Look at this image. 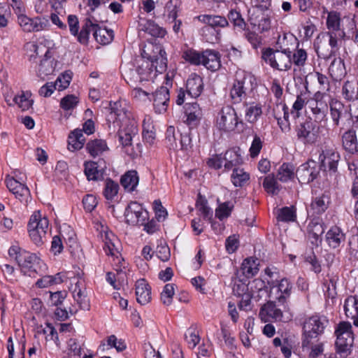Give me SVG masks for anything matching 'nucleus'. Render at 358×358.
<instances>
[{"label": "nucleus", "mask_w": 358, "mask_h": 358, "mask_svg": "<svg viewBox=\"0 0 358 358\" xmlns=\"http://www.w3.org/2000/svg\"><path fill=\"white\" fill-rule=\"evenodd\" d=\"M262 114V106L259 103H252L245 110V118L250 123L257 122Z\"/></svg>", "instance_id": "nucleus-52"}, {"label": "nucleus", "mask_w": 358, "mask_h": 358, "mask_svg": "<svg viewBox=\"0 0 358 358\" xmlns=\"http://www.w3.org/2000/svg\"><path fill=\"white\" fill-rule=\"evenodd\" d=\"M216 124L220 130L231 131L243 130L244 124L242 120H238L235 109L231 106H226L218 113Z\"/></svg>", "instance_id": "nucleus-7"}, {"label": "nucleus", "mask_w": 358, "mask_h": 358, "mask_svg": "<svg viewBox=\"0 0 358 358\" xmlns=\"http://www.w3.org/2000/svg\"><path fill=\"white\" fill-rule=\"evenodd\" d=\"M294 176V167L292 165L284 163L280 166L277 174V179L285 182L292 179Z\"/></svg>", "instance_id": "nucleus-53"}, {"label": "nucleus", "mask_w": 358, "mask_h": 358, "mask_svg": "<svg viewBox=\"0 0 358 358\" xmlns=\"http://www.w3.org/2000/svg\"><path fill=\"white\" fill-rule=\"evenodd\" d=\"M139 182L137 171L134 170L127 171L120 179L122 186L128 192H133L136 189Z\"/></svg>", "instance_id": "nucleus-35"}, {"label": "nucleus", "mask_w": 358, "mask_h": 358, "mask_svg": "<svg viewBox=\"0 0 358 358\" xmlns=\"http://www.w3.org/2000/svg\"><path fill=\"white\" fill-rule=\"evenodd\" d=\"M250 179V175L243 169L234 168L231 174V182L236 187H242Z\"/></svg>", "instance_id": "nucleus-51"}, {"label": "nucleus", "mask_w": 358, "mask_h": 358, "mask_svg": "<svg viewBox=\"0 0 358 358\" xmlns=\"http://www.w3.org/2000/svg\"><path fill=\"white\" fill-rule=\"evenodd\" d=\"M314 45L318 57L328 59L335 54L338 41L328 34H320L317 37Z\"/></svg>", "instance_id": "nucleus-11"}, {"label": "nucleus", "mask_w": 358, "mask_h": 358, "mask_svg": "<svg viewBox=\"0 0 358 358\" xmlns=\"http://www.w3.org/2000/svg\"><path fill=\"white\" fill-rule=\"evenodd\" d=\"M224 169L226 171H229L230 169H233L236 168V166H238L243 163V159L237 152L234 150H228L226 152L224 155Z\"/></svg>", "instance_id": "nucleus-47"}, {"label": "nucleus", "mask_w": 358, "mask_h": 358, "mask_svg": "<svg viewBox=\"0 0 358 358\" xmlns=\"http://www.w3.org/2000/svg\"><path fill=\"white\" fill-rule=\"evenodd\" d=\"M250 292L252 295L257 294V297L262 298L266 296H271L268 294L267 287L266 286L265 282L259 278H256L252 282H249Z\"/></svg>", "instance_id": "nucleus-41"}, {"label": "nucleus", "mask_w": 358, "mask_h": 358, "mask_svg": "<svg viewBox=\"0 0 358 358\" xmlns=\"http://www.w3.org/2000/svg\"><path fill=\"white\" fill-rule=\"evenodd\" d=\"M124 217L127 224L139 225L148 219V213L138 203L131 202L125 209Z\"/></svg>", "instance_id": "nucleus-16"}, {"label": "nucleus", "mask_w": 358, "mask_h": 358, "mask_svg": "<svg viewBox=\"0 0 358 358\" xmlns=\"http://www.w3.org/2000/svg\"><path fill=\"white\" fill-rule=\"evenodd\" d=\"M16 178H17L16 171L14 172L13 176L7 175L5 178L6 185L16 199L21 202L27 203L30 198V191L21 178H19L20 180Z\"/></svg>", "instance_id": "nucleus-13"}, {"label": "nucleus", "mask_w": 358, "mask_h": 358, "mask_svg": "<svg viewBox=\"0 0 358 358\" xmlns=\"http://www.w3.org/2000/svg\"><path fill=\"white\" fill-rule=\"evenodd\" d=\"M138 134V127L134 121L127 120L118 131L119 141L124 147L131 145L133 138Z\"/></svg>", "instance_id": "nucleus-21"}, {"label": "nucleus", "mask_w": 358, "mask_h": 358, "mask_svg": "<svg viewBox=\"0 0 358 358\" xmlns=\"http://www.w3.org/2000/svg\"><path fill=\"white\" fill-rule=\"evenodd\" d=\"M234 282L233 293L238 296H244L246 294H250L249 282L248 279L242 278L240 271H236L235 276L232 278Z\"/></svg>", "instance_id": "nucleus-29"}, {"label": "nucleus", "mask_w": 358, "mask_h": 358, "mask_svg": "<svg viewBox=\"0 0 358 358\" xmlns=\"http://www.w3.org/2000/svg\"><path fill=\"white\" fill-rule=\"evenodd\" d=\"M13 101L22 110H29L32 104L33 100L31 99V93L29 92H22L20 94L15 96Z\"/></svg>", "instance_id": "nucleus-50"}, {"label": "nucleus", "mask_w": 358, "mask_h": 358, "mask_svg": "<svg viewBox=\"0 0 358 358\" xmlns=\"http://www.w3.org/2000/svg\"><path fill=\"white\" fill-rule=\"evenodd\" d=\"M336 335V354L340 358H346L350 353L353 344L354 337L352 331V325L348 322H341L335 331Z\"/></svg>", "instance_id": "nucleus-5"}, {"label": "nucleus", "mask_w": 358, "mask_h": 358, "mask_svg": "<svg viewBox=\"0 0 358 358\" xmlns=\"http://www.w3.org/2000/svg\"><path fill=\"white\" fill-rule=\"evenodd\" d=\"M344 241L345 234L343 233L342 230L336 226L332 227L326 234V241L331 248L336 249L338 248Z\"/></svg>", "instance_id": "nucleus-30"}, {"label": "nucleus", "mask_w": 358, "mask_h": 358, "mask_svg": "<svg viewBox=\"0 0 358 358\" xmlns=\"http://www.w3.org/2000/svg\"><path fill=\"white\" fill-rule=\"evenodd\" d=\"M319 172L315 167H311L309 163L300 166L296 171V177L301 183H309L313 181Z\"/></svg>", "instance_id": "nucleus-24"}, {"label": "nucleus", "mask_w": 358, "mask_h": 358, "mask_svg": "<svg viewBox=\"0 0 358 358\" xmlns=\"http://www.w3.org/2000/svg\"><path fill=\"white\" fill-rule=\"evenodd\" d=\"M330 115L334 124L339 126L341 120H350L352 115L349 106H345L338 100H331L329 103Z\"/></svg>", "instance_id": "nucleus-17"}, {"label": "nucleus", "mask_w": 358, "mask_h": 358, "mask_svg": "<svg viewBox=\"0 0 358 358\" xmlns=\"http://www.w3.org/2000/svg\"><path fill=\"white\" fill-rule=\"evenodd\" d=\"M152 65V69L157 74L162 73L166 71L167 67V59L166 55H159V57L149 62Z\"/></svg>", "instance_id": "nucleus-59"}, {"label": "nucleus", "mask_w": 358, "mask_h": 358, "mask_svg": "<svg viewBox=\"0 0 358 358\" xmlns=\"http://www.w3.org/2000/svg\"><path fill=\"white\" fill-rule=\"evenodd\" d=\"M115 241H117V238L112 232L106 231L105 233L103 249L106 255L117 257L119 251L115 245Z\"/></svg>", "instance_id": "nucleus-45"}, {"label": "nucleus", "mask_w": 358, "mask_h": 358, "mask_svg": "<svg viewBox=\"0 0 358 358\" xmlns=\"http://www.w3.org/2000/svg\"><path fill=\"white\" fill-rule=\"evenodd\" d=\"M341 93L343 97L348 101L358 100V81L355 79L345 81Z\"/></svg>", "instance_id": "nucleus-31"}, {"label": "nucleus", "mask_w": 358, "mask_h": 358, "mask_svg": "<svg viewBox=\"0 0 358 358\" xmlns=\"http://www.w3.org/2000/svg\"><path fill=\"white\" fill-rule=\"evenodd\" d=\"M318 338L311 339L310 340L309 345H305L303 343V338H302L301 347L303 351H308V356L310 358H317L324 351L322 343L318 342Z\"/></svg>", "instance_id": "nucleus-40"}, {"label": "nucleus", "mask_w": 358, "mask_h": 358, "mask_svg": "<svg viewBox=\"0 0 358 358\" xmlns=\"http://www.w3.org/2000/svg\"><path fill=\"white\" fill-rule=\"evenodd\" d=\"M330 202V197L327 194H322L319 196H316L310 204V208L317 214L324 213L328 208Z\"/></svg>", "instance_id": "nucleus-44"}, {"label": "nucleus", "mask_w": 358, "mask_h": 358, "mask_svg": "<svg viewBox=\"0 0 358 358\" xmlns=\"http://www.w3.org/2000/svg\"><path fill=\"white\" fill-rule=\"evenodd\" d=\"M141 55L143 57L141 59L146 58V61L150 62L159 57V55H166V52L160 44L149 43L144 46Z\"/></svg>", "instance_id": "nucleus-36"}, {"label": "nucleus", "mask_w": 358, "mask_h": 358, "mask_svg": "<svg viewBox=\"0 0 358 358\" xmlns=\"http://www.w3.org/2000/svg\"><path fill=\"white\" fill-rule=\"evenodd\" d=\"M69 289L79 308L88 310L90 305L85 280L78 277L73 278Z\"/></svg>", "instance_id": "nucleus-12"}, {"label": "nucleus", "mask_w": 358, "mask_h": 358, "mask_svg": "<svg viewBox=\"0 0 358 358\" xmlns=\"http://www.w3.org/2000/svg\"><path fill=\"white\" fill-rule=\"evenodd\" d=\"M185 115L186 123L190 128H193L199 124L202 117V111L197 103H189L185 105Z\"/></svg>", "instance_id": "nucleus-22"}, {"label": "nucleus", "mask_w": 358, "mask_h": 358, "mask_svg": "<svg viewBox=\"0 0 358 358\" xmlns=\"http://www.w3.org/2000/svg\"><path fill=\"white\" fill-rule=\"evenodd\" d=\"M328 320L324 316L317 315L308 317L303 322V343L309 345L310 340L317 338L324 333L328 324Z\"/></svg>", "instance_id": "nucleus-6"}, {"label": "nucleus", "mask_w": 358, "mask_h": 358, "mask_svg": "<svg viewBox=\"0 0 358 358\" xmlns=\"http://www.w3.org/2000/svg\"><path fill=\"white\" fill-rule=\"evenodd\" d=\"M308 231L310 238H313L311 242L315 245H318L322 242V235L324 232L323 223L317 220H312L308 225Z\"/></svg>", "instance_id": "nucleus-32"}, {"label": "nucleus", "mask_w": 358, "mask_h": 358, "mask_svg": "<svg viewBox=\"0 0 358 358\" xmlns=\"http://www.w3.org/2000/svg\"><path fill=\"white\" fill-rule=\"evenodd\" d=\"M48 225V220L42 217L40 212H35L31 216L28 223V231L31 239L36 245L43 244V238L45 236Z\"/></svg>", "instance_id": "nucleus-8"}, {"label": "nucleus", "mask_w": 358, "mask_h": 358, "mask_svg": "<svg viewBox=\"0 0 358 358\" xmlns=\"http://www.w3.org/2000/svg\"><path fill=\"white\" fill-rule=\"evenodd\" d=\"M270 287V295L274 292H277L275 299L280 302H284L285 299L289 297L292 292V285L287 278H282L276 285L272 282H268Z\"/></svg>", "instance_id": "nucleus-19"}, {"label": "nucleus", "mask_w": 358, "mask_h": 358, "mask_svg": "<svg viewBox=\"0 0 358 358\" xmlns=\"http://www.w3.org/2000/svg\"><path fill=\"white\" fill-rule=\"evenodd\" d=\"M327 25L328 31L324 34H329L337 41L338 38H343L345 36V32L341 28V24H327Z\"/></svg>", "instance_id": "nucleus-61"}, {"label": "nucleus", "mask_w": 358, "mask_h": 358, "mask_svg": "<svg viewBox=\"0 0 358 358\" xmlns=\"http://www.w3.org/2000/svg\"><path fill=\"white\" fill-rule=\"evenodd\" d=\"M257 86L256 78L252 73L243 70L237 71L229 92L232 103H241L252 93Z\"/></svg>", "instance_id": "nucleus-3"}, {"label": "nucleus", "mask_w": 358, "mask_h": 358, "mask_svg": "<svg viewBox=\"0 0 358 358\" xmlns=\"http://www.w3.org/2000/svg\"><path fill=\"white\" fill-rule=\"evenodd\" d=\"M206 69L212 71L218 70L221 66L220 56L218 52L206 50L203 52L202 63Z\"/></svg>", "instance_id": "nucleus-25"}, {"label": "nucleus", "mask_w": 358, "mask_h": 358, "mask_svg": "<svg viewBox=\"0 0 358 358\" xmlns=\"http://www.w3.org/2000/svg\"><path fill=\"white\" fill-rule=\"evenodd\" d=\"M16 261L22 271L24 274L31 276L34 273H36L41 259L36 254L22 250V252H19V255H17Z\"/></svg>", "instance_id": "nucleus-15"}, {"label": "nucleus", "mask_w": 358, "mask_h": 358, "mask_svg": "<svg viewBox=\"0 0 358 358\" xmlns=\"http://www.w3.org/2000/svg\"><path fill=\"white\" fill-rule=\"evenodd\" d=\"M263 187L268 193L272 194H277L280 190L279 185L273 175H268L265 177Z\"/></svg>", "instance_id": "nucleus-57"}, {"label": "nucleus", "mask_w": 358, "mask_h": 358, "mask_svg": "<svg viewBox=\"0 0 358 358\" xmlns=\"http://www.w3.org/2000/svg\"><path fill=\"white\" fill-rule=\"evenodd\" d=\"M98 24H85L78 35V41L82 44L87 43L89 36L92 28L93 29Z\"/></svg>", "instance_id": "nucleus-62"}, {"label": "nucleus", "mask_w": 358, "mask_h": 358, "mask_svg": "<svg viewBox=\"0 0 358 358\" xmlns=\"http://www.w3.org/2000/svg\"><path fill=\"white\" fill-rule=\"evenodd\" d=\"M340 155L333 148H327L322 151L319 156L320 166L324 171H331L335 172L337 169Z\"/></svg>", "instance_id": "nucleus-18"}, {"label": "nucleus", "mask_w": 358, "mask_h": 358, "mask_svg": "<svg viewBox=\"0 0 358 358\" xmlns=\"http://www.w3.org/2000/svg\"><path fill=\"white\" fill-rule=\"evenodd\" d=\"M119 190V185L110 178H107L105 181V187L103 195L108 200H112L117 196Z\"/></svg>", "instance_id": "nucleus-56"}, {"label": "nucleus", "mask_w": 358, "mask_h": 358, "mask_svg": "<svg viewBox=\"0 0 358 358\" xmlns=\"http://www.w3.org/2000/svg\"><path fill=\"white\" fill-rule=\"evenodd\" d=\"M259 268L257 259H254L250 257L243 260L240 269L237 271H240V274L242 275V278L248 280L250 278H252L257 274Z\"/></svg>", "instance_id": "nucleus-33"}, {"label": "nucleus", "mask_w": 358, "mask_h": 358, "mask_svg": "<svg viewBox=\"0 0 358 358\" xmlns=\"http://www.w3.org/2000/svg\"><path fill=\"white\" fill-rule=\"evenodd\" d=\"M330 76L335 80H341L346 75V69L343 60L335 58L329 68Z\"/></svg>", "instance_id": "nucleus-37"}, {"label": "nucleus", "mask_w": 358, "mask_h": 358, "mask_svg": "<svg viewBox=\"0 0 358 358\" xmlns=\"http://www.w3.org/2000/svg\"><path fill=\"white\" fill-rule=\"evenodd\" d=\"M136 295L137 301L145 305L151 300V289L144 279H141L136 282Z\"/></svg>", "instance_id": "nucleus-26"}, {"label": "nucleus", "mask_w": 358, "mask_h": 358, "mask_svg": "<svg viewBox=\"0 0 358 358\" xmlns=\"http://www.w3.org/2000/svg\"><path fill=\"white\" fill-rule=\"evenodd\" d=\"M196 208L201 213V215L204 219L210 220L213 216V211L208 206V202L206 199H200L196 202Z\"/></svg>", "instance_id": "nucleus-63"}, {"label": "nucleus", "mask_w": 358, "mask_h": 358, "mask_svg": "<svg viewBox=\"0 0 358 358\" xmlns=\"http://www.w3.org/2000/svg\"><path fill=\"white\" fill-rule=\"evenodd\" d=\"M322 127L312 120H306L296 127V136L303 144H314L320 138Z\"/></svg>", "instance_id": "nucleus-9"}, {"label": "nucleus", "mask_w": 358, "mask_h": 358, "mask_svg": "<svg viewBox=\"0 0 358 358\" xmlns=\"http://www.w3.org/2000/svg\"><path fill=\"white\" fill-rule=\"evenodd\" d=\"M108 149V148L106 141L102 139L90 141L86 145V150L93 157L101 155Z\"/></svg>", "instance_id": "nucleus-39"}, {"label": "nucleus", "mask_w": 358, "mask_h": 358, "mask_svg": "<svg viewBox=\"0 0 358 358\" xmlns=\"http://www.w3.org/2000/svg\"><path fill=\"white\" fill-rule=\"evenodd\" d=\"M289 43L298 44V40L292 34H285L282 38H279L278 41L281 50L274 51L271 49H267L263 52L262 58L273 69L279 71L290 69L292 67L291 54H292V51Z\"/></svg>", "instance_id": "nucleus-1"}, {"label": "nucleus", "mask_w": 358, "mask_h": 358, "mask_svg": "<svg viewBox=\"0 0 358 358\" xmlns=\"http://www.w3.org/2000/svg\"><path fill=\"white\" fill-rule=\"evenodd\" d=\"M165 143L170 150L187 151L191 148V138L188 134H182L173 126H169L166 131Z\"/></svg>", "instance_id": "nucleus-10"}, {"label": "nucleus", "mask_w": 358, "mask_h": 358, "mask_svg": "<svg viewBox=\"0 0 358 358\" xmlns=\"http://www.w3.org/2000/svg\"><path fill=\"white\" fill-rule=\"evenodd\" d=\"M323 292L328 298H334L336 294V281L334 278L324 280L323 282Z\"/></svg>", "instance_id": "nucleus-64"}, {"label": "nucleus", "mask_w": 358, "mask_h": 358, "mask_svg": "<svg viewBox=\"0 0 358 358\" xmlns=\"http://www.w3.org/2000/svg\"><path fill=\"white\" fill-rule=\"evenodd\" d=\"M345 315L353 320L355 326L358 327V297L349 296L344 302Z\"/></svg>", "instance_id": "nucleus-27"}, {"label": "nucleus", "mask_w": 358, "mask_h": 358, "mask_svg": "<svg viewBox=\"0 0 358 358\" xmlns=\"http://www.w3.org/2000/svg\"><path fill=\"white\" fill-rule=\"evenodd\" d=\"M290 45L291 49L296 48L295 52L292 55L291 54L292 64L293 63L294 65L299 67L304 66L307 59L306 51L302 48H299V42L298 44L293 45L292 43H290Z\"/></svg>", "instance_id": "nucleus-49"}, {"label": "nucleus", "mask_w": 358, "mask_h": 358, "mask_svg": "<svg viewBox=\"0 0 358 358\" xmlns=\"http://www.w3.org/2000/svg\"><path fill=\"white\" fill-rule=\"evenodd\" d=\"M26 53L29 60L35 59L36 56L44 54V58L41 61L37 71L38 76L44 79L45 76L51 75L55 71V62L52 59L50 50L41 43L37 45L34 42L27 43L24 46Z\"/></svg>", "instance_id": "nucleus-4"}, {"label": "nucleus", "mask_w": 358, "mask_h": 358, "mask_svg": "<svg viewBox=\"0 0 358 358\" xmlns=\"http://www.w3.org/2000/svg\"><path fill=\"white\" fill-rule=\"evenodd\" d=\"M138 29L156 38H163L166 34V29L160 27L159 24H139Z\"/></svg>", "instance_id": "nucleus-42"}, {"label": "nucleus", "mask_w": 358, "mask_h": 358, "mask_svg": "<svg viewBox=\"0 0 358 358\" xmlns=\"http://www.w3.org/2000/svg\"><path fill=\"white\" fill-rule=\"evenodd\" d=\"M186 89L188 96L192 98H197L201 94L203 89L202 78L196 74L190 75L186 83Z\"/></svg>", "instance_id": "nucleus-23"}, {"label": "nucleus", "mask_w": 358, "mask_h": 358, "mask_svg": "<svg viewBox=\"0 0 358 358\" xmlns=\"http://www.w3.org/2000/svg\"><path fill=\"white\" fill-rule=\"evenodd\" d=\"M259 316L265 322L270 320V319L278 320L282 318V313L279 308H276L274 303L268 302L262 307Z\"/></svg>", "instance_id": "nucleus-28"}, {"label": "nucleus", "mask_w": 358, "mask_h": 358, "mask_svg": "<svg viewBox=\"0 0 358 358\" xmlns=\"http://www.w3.org/2000/svg\"><path fill=\"white\" fill-rule=\"evenodd\" d=\"M174 294L175 285L173 283L166 284L161 293V301L166 306L171 305Z\"/></svg>", "instance_id": "nucleus-58"}, {"label": "nucleus", "mask_w": 358, "mask_h": 358, "mask_svg": "<svg viewBox=\"0 0 358 358\" xmlns=\"http://www.w3.org/2000/svg\"><path fill=\"white\" fill-rule=\"evenodd\" d=\"M234 207V203L231 201H226L220 203L215 209V217L220 220L227 218L230 216Z\"/></svg>", "instance_id": "nucleus-54"}, {"label": "nucleus", "mask_w": 358, "mask_h": 358, "mask_svg": "<svg viewBox=\"0 0 358 358\" xmlns=\"http://www.w3.org/2000/svg\"><path fill=\"white\" fill-rule=\"evenodd\" d=\"M96 27L97 25L93 28L94 31V36L96 41L103 45L110 43L113 39V31L106 28Z\"/></svg>", "instance_id": "nucleus-43"}, {"label": "nucleus", "mask_w": 358, "mask_h": 358, "mask_svg": "<svg viewBox=\"0 0 358 358\" xmlns=\"http://www.w3.org/2000/svg\"><path fill=\"white\" fill-rule=\"evenodd\" d=\"M182 57L193 65H200L202 63L203 52L200 53L193 49H187L182 52Z\"/></svg>", "instance_id": "nucleus-55"}, {"label": "nucleus", "mask_w": 358, "mask_h": 358, "mask_svg": "<svg viewBox=\"0 0 358 358\" xmlns=\"http://www.w3.org/2000/svg\"><path fill=\"white\" fill-rule=\"evenodd\" d=\"M228 24H206L201 29L202 35L206 41L215 43L220 38L219 27H224Z\"/></svg>", "instance_id": "nucleus-34"}, {"label": "nucleus", "mask_w": 358, "mask_h": 358, "mask_svg": "<svg viewBox=\"0 0 358 358\" xmlns=\"http://www.w3.org/2000/svg\"><path fill=\"white\" fill-rule=\"evenodd\" d=\"M120 70L123 78L131 86L153 81L156 78L152 65L144 59L139 58L132 62L122 63Z\"/></svg>", "instance_id": "nucleus-2"}, {"label": "nucleus", "mask_w": 358, "mask_h": 358, "mask_svg": "<svg viewBox=\"0 0 358 358\" xmlns=\"http://www.w3.org/2000/svg\"><path fill=\"white\" fill-rule=\"evenodd\" d=\"M306 105L313 114L314 122H322L327 120L328 104L323 99V94L320 92L315 94L314 97L307 101Z\"/></svg>", "instance_id": "nucleus-14"}, {"label": "nucleus", "mask_w": 358, "mask_h": 358, "mask_svg": "<svg viewBox=\"0 0 358 358\" xmlns=\"http://www.w3.org/2000/svg\"><path fill=\"white\" fill-rule=\"evenodd\" d=\"M153 106L155 112L163 113L166 111L169 101V90L166 87L162 86L153 94Z\"/></svg>", "instance_id": "nucleus-20"}, {"label": "nucleus", "mask_w": 358, "mask_h": 358, "mask_svg": "<svg viewBox=\"0 0 358 358\" xmlns=\"http://www.w3.org/2000/svg\"><path fill=\"white\" fill-rule=\"evenodd\" d=\"M343 145L344 148L350 152L357 151V137L355 131L350 129L345 131L342 136Z\"/></svg>", "instance_id": "nucleus-48"}, {"label": "nucleus", "mask_w": 358, "mask_h": 358, "mask_svg": "<svg viewBox=\"0 0 358 358\" xmlns=\"http://www.w3.org/2000/svg\"><path fill=\"white\" fill-rule=\"evenodd\" d=\"M85 174L89 180H98L103 177V171L98 169L94 162H85L84 164Z\"/></svg>", "instance_id": "nucleus-46"}, {"label": "nucleus", "mask_w": 358, "mask_h": 358, "mask_svg": "<svg viewBox=\"0 0 358 358\" xmlns=\"http://www.w3.org/2000/svg\"><path fill=\"white\" fill-rule=\"evenodd\" d=\"M278 219L282 222H292L296 219V213L293 207H284L279 210Z\"/></svg>", "instance_id": "nucleus-60"}, {"label": "nucleus", "mask_w": 358, "mask_h": 358, "mask_svg": "<svg viewBox=\"0 0 358 358\" xmlns=\"http://www.w3.org/2000/svg\"><path fill=\"white\" fill-rule=\"evenodd\" d=\"M85 138L81 129H75L69 136L68 149L74 151L81 149L85 144Z\"/></svg>", "instance_id": "nucleus-38"}]
</instances>
